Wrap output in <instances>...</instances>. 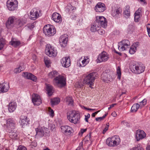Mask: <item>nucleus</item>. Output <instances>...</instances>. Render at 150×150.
Listing matches in <instances>:
<instances>
[{"label":"nucleus","instance_id":"f8f14e48","mask_svg":"<svg viewBox=\"0 0 150 150\" xmlns=\"http://www.w3.org/2000/svg\"><path fill=\"white\" fill-rule=\"evenodd\" d=\"M133 69L135 73L139 74L144 72L145 69L144 65L141 63H138L133 66Z\"/></svg>","mask_w":150,"mask_h":150},{"label":"nucleus","instance_id":"13d9d810","mask_svg":"<svg viewBox=\"0 0 150 150\" xmlns=\"http://www.w3.org/2000/svg\"><path fill=\"white\" fill-rule=\"evenodd\" d=\"M98 32L100 34L102 35L104 34L105 33V31L104 30H102V29H99V30H98Z\"/></svg>","mask_w":150,"mask_h":150},{"label":"nucleus","instance_id":"c85d7f7f","mask_svg":"<svg viewBox=\"0 0 150 150\" xmlns=\"http://www.w3.org/2000/svg\"><path fill=\"white\" fill-rule=\"evenodd\" d=\"M100 27L98 25L95 21L93 24L91 25L90 30L91 32H95L99 30Z\"/></svg>","mask_w":150,"mask_h":150},{"label":"nucleus","instance_id":"8fccbe9b","mask_svg":"<svg viewBox=\"0 0 150 150\" xmlns=\"http://www.w3.org/2000/svg\"><path fill=\"white\" fill-rule=\"evenodd\" d=\"M49 111L50 113V115L53 117L54 115V111L53 110L50 108H49Z\"/></svg>","mask_w":150,"mask_h":150},{"label":"nucleus","instance_id":"dca6fc26","mask_svg":"<svg viewBox=\"0 0 150 150\" xmlns=\"http://www.w3.org/2000/svg\"><path fill=\"white\" fill-rule=\"evenodd\" d=\"M32 101L35 105L38 106L42 103V101L40 96L37 94H33Z\"/></svg>","mask_w":150,"mask_h":150},{"label":"nucleus","instance_id":"39448f33","mask_svg":"<svg viewBox=\"0 0 150 150\" xmlns=\"http://www.w3.org/2000/svg\"><path fill=\"white\" fill-rule=\"evenodd\" d=\"M44 33L49 36H53L56 33L55 28L52 25H46L43 29Z\"/></svg>","mask_w":150,"mask_h":150},{"label":"nucleus","instance_id":"a19ab883","mask_svg":"<svg viewBox=\"0 0 150 150\" xmlns=\"http://www.w3.org/2000/svg\"><path fill=\"white\" fill-rule=\"evenodd\" d=\"M5 44V40L3 38H0V50L3 48Z\"/></svg>","mask_w":150,"mask_h":150},{"label":"nucleus","instance_id":"9b49d317","mask_svg":"<svg viewBox=\"0 0 150 150\" xmlns=\"http://www.w3.org/2000/svg\"><path fill=\"white\" fill-rule=\"evenodd\" d=\"M41 16V11L35 8L32 9L30 11V18L31 20H35Z\"/></svg>","mask_w":150,"mask_h":150},{"label":"nucleus","instance_id":"79ce46f5","mask_svg":"<svg viewBox=\"0 0 150 150\" xmlns=\"http://www.w3.org/2000/svg\"><path fill=\"white\" fill-rule=\"evenodd\" d=\"M117 74V78L120 80L121 77V69L120 67L118 66L117 67L116 69Z\"/></svg>","mask_w":150,"mask_h":150},{"label":"nucleus","instance_id":"c756f323","mask_svg":"<svg viewBox=\"0 0 150 150\" xmlns=\"http://www.w3.org/2000/svg\"><path fill=\"white\" fill-rule=\"evenodd\" d=\"M130 7L127 5L125 7L123 14L124 17L126 18H128L130 16Z\"/></svg>","mask_w":150,"mask_h":150},{"label":"nucleus","instance_id":"4468645a","mask_svg":"<svg viewBox=\"0 0 150 150\" xmlns=\"http://www.w3.org/2000/svg\"><path fill=\"white\" fill-rule=\"evenodd\" d=\"M68 41V36L67 34H64L61 35L60 37L59 41L61 46L65 47L67 45Z\"/></svg>","mask_w":150,"mask_h":150},{"label":"nucleus","instance_id":"37998d69","mask_svg":"<svg viewBox=\"0 0 150 150\" xmlns=\"http://www.w3.org/2000/svg\"><path fill=\"white\" fill-rule=\"evenodd\" d=\"M104 76H106V78H103V80L105 81H109L110 78V75L106 73H104Z\"/></svg>","mask_w":150,"mask_h":150},{"label":"nucleus","instance_id":"393cba45","mask_svg":"<svg viewBox=\"0 0 150 150\" xmlns=\"http://www.w3.org/2000/svg\"><path fill=\"white\" fill-rule=\"evenodd\" d=\"M14 16L10 17L6 23V27L8 29L11 28L13 25L14 21L15 19Z\"/></svg>","mask_w":150,"mask_h":150},{"label":"nucleus","instance_id":"ddd939ff","mask_svg":"<svg viewBox=\"0 0 150 150\" xmlns=\"http://www.w3.org/2000/svg\"><path fill=\"white\" fill-rule=\"evenodd\" d=\"M109 59V55L105 52H103L99 54L96 60L97 63H100L107 61Z\"/></svg>","mask_w":150,"mask_h":150},{"label":"nucleus","instance_id":"680f3d73","mask_svg":"<svg viewBox=\"0 0 150 150\" xmlns=\"http://www.w3.org/2000/svg\"><path fill=\"white\" fill-rule=\"evenodd\" d=\"M100 110L98 111L95 112L93 113H92L91 116L92 117H95L96 116V115L97 114L98 112H100Z\"/></svg>","mask_w":150,"mask_h":150},{"label":"nucleus","instance_id":"1a4fd4ad","mask_svg":"<svg viewBox=\"0 0 150 150\" xmlns=\"http://www.w3.org/2000/svg\"><path fill=\"white\" fill-rule=\"evenodd\" d=\"M95 22L100 28H105L107 25V21L104 17L98 16L96 17Z\"/></svg>","mask_w":150,"mask_h":150},{"label":"nucleus","instance_id":"49530a36","mask_svg":"<svg viewBox=\"0 0 150 150\" xmlns=\"http://www.w3.org/2000/svg\"><path fill=\"white\" fill-rule=\"evenodd\" d=\"M76 150H83V143L82 142L79 143V146L77 148Z\"/></svg>","mask_w":150,"mask_h":150},{"label":"nucleus","instance_id":"2eb2a0df","mask_svg":"<svg viewBox=\"0 0 150 150\" xmlns=\"http://www.w3.org/2000/svg\"><path fill=\"white\" fill-rule=\"evenodd\" d=\"M96 12H102L106 9L105 4L102 2H98L94 8Z\"/></svg>","mask_w":150,"mask_h":150},{"label":"nucleus","instance_id":"5701e85b","mask_svg":"<svg viewBox=\"0 0 150 150\" xmlns=\"http://www.w3.org/2000/svg\"><path fill=\"white\" fill-rule=\"evenodd\" d=\"M61 131L63 133L69 134L72 133V128L68 126H62L61 127Z\"/></svg>","mask_w":150,"mask_h":150},{"label":"nucleus","instance_id":"ea45409f","mask_svg":"<svg viewBox=\"0 0 150 150\" xmlns=\"http://www.w3.org/2000/svg\"><path fill=\"white\" fill-rule=\"evenodd\" d=\"M60 101V99L59 98H55L51 100V103L52 105H54L58 104Z\"/></svg>","mask_w":150,"mask_h":150},{"label":"nucleus","instance_id":"aec40b11","mask_svg":"<svg viewBox=\"0 0 150 150\" xmlns=\"http://www.w3.org/2000/svg\"><path fill=\"white\" fill-rule=\"evenodd\" d=\"M121 9L120 7L112 8L111 11V14L113 17H118L121 15Z\"/></svg>","mask_w":150,"mask_h":150},{"label":"nucleus","instance_id":"f257e3e1","mask_svg":"<svg viewBox=\"0 0 150 150\" xmlns=\"http://www.w3.org/2000/svg\"><path fill=\"white\" fill-rule=\"evenodd\" d=\"M67 118L70 122L76 124L79 122L80 115L75 111L71 110L67 112Z\"/></svg>","mask_w":150,"mask_h":150},{"label":"nucleus","instance_id":"6e6d98bb","mask_svg":"<svg viewBox=\"0 0 150 150\" xmlns=\"http://www.w3.org/2000/svg\"><path fill=\"white\" fill-rule=\"evenodd\" d=\"M90 134L88 135L85 137L84 139L86 141H88L90 140Z\"/></svg>","mask_w":150,"mask_h":150},{"label":"nucleus","instance_id":"4c0bfd02","mask_svg":"<svg viewBox=\"0 0 150 150\" xmlns=\"http://www.w3.org/2000/svg\"><path fill=\"white\" fill-rule=\"evenodd\" d=\"M139 107V104H134L131 108V111L132 112H135L137 111Z\"/></svg>","mask_w":150,"mask_h":150},{"label":"nucleus","instance_id":"412c9836","mask_svg":"<svg viewBox=\"0 0 150 150\" xmlns=\"http://www.w3.org/2000/svg\"><path fill=\"white\" fill-rule=\"evenodd\" d=\"M9 88V85L8 83H3L0 84V93L7 91Z\"/></svg>","mask_w":150,"mask_h":150},{"label":"nucleus","instance_id":"0eeeda50","mask_svg":"<svg viewBox=\"0 0 150 150\" xmlns=\"http://www.w3.org/2000/svg\"><path fill=\"white\" fill-rule=\"evenodd\" d=\"M36 132V136L37 137L41 138L43 136H49L50 135V131L46 130L45 132V129L42 127H38L35 129Z\"/></svg>","mask_w":150,"mask_h":150},{"label":"nucleus","instance_id":"7ed1b4c3","mask_svg":"<svg viewBox=\"0 0 150 150\" xmlns=\"http://www.w3.org/2000/svg\"><path fill=\"white\" fill-rule=\"evenodd\" d=\"M97 74L96 72L91 73L86 75L83 80V82L86 84L88 85L89 87H91L94 85V82L96 79Z\"/></svg>","mask_w":150,"mask_h":150},{"label":"nucleus","instance_id":"c9c22d12","mask_svg":"<svg viewBox=\"0 0 150 150\" xmlns=\"http://www.w3.org/2000/svg\"><path fill=\"white\" fill-rule=\"evenodd\" d=\"M112 137L111 138H108L106 141V144L109 146L111 147L115 146V145L114 144V142L112 140Z\"/></svg>","mask_w":150,"mask_h":150},{"label":"nucleus","instance_id":"423d86ee","mask_svg":"<svg viewBox=\"0 0 150 150\" xmlns=\"http://www.w3.org/2000/svg\"><path fill=\"white\" fill-rule=\"evenodd\" d=\"M45 53L50 57H55L57 54V50L50 44H47L46 46Z\"/></svg>","mask_w":150,"mask_h":150},{"label":"nucleus","instance_id":"4d7b16f0","mask_svg":"<svg viewBox=\"0 0 150 150\" xmlns=\"http://www.w3.org/2000/svg\"><path fill=\"white\" fill-rule=\"evenodd\" d=\"M140 16H134V20L136 22H138L139 21V19Z\"/></svg>","mask_w":150,"mask_h":150},{"label":"nucleus","instance_id":"338daca9","mask_svg":"<svg viewBox=\"0 0 150 150\" xmlns=\"http://www.w3.org/2000/svg\"><path fill=\"white\" fill-rule=\"evenodd\" d=\"M112 115L114 117H115L117 115L115 112H113L112 113Z\"/></svg>","mask_w":150,"mask_h":150},{"label":"nucleus","instance_id":"5fc2aeb1","mask_svg":"<svg viewBox=\"0 0 150 150\" xmlns=\"http://www.w3.org/2000/svg\"><path fill=\"white\" fill-rule=\"evenodd\" d=\"M90 115L89 113H88L86 115H85V120L86 122H88V119L90 118Z\"/></svg>","mask_w":150,"mask_h":150},{"label":"nucleus","instance_id":"473e14b6","mask_svg":"<svg viewBox=\"0 0 150 150\" xmlns=\"http://www.w3.org/2000/svg\"><path fill=\"white\" fill-rule=\"evenodd\" d=\"M9 135L10 137L13 139H17L18 138V132L16 131L15 130L13 132L11 131V132H9Z\"/></svg>","mask_w":150,"mask_h":150},{"label":"nucleus","instance_id":"c03bdc74","mask_svg":"<svg viewBox=\"0 0 150 150\" xmlns=\"http://www.w3.org/2000/svg\"><path fill=\"white\" fill-rule=\"evenodd\" d=\"M44 61L46 66L48 67L49 66L50 63V59L47 57H45L44 59Z\"/></svg>","mask_w":150,"mask_h":150},{"label":"nucleus","instance_id":"2f4dec72","mask_svg":"<svg viewBox=\"0 0 150 150\" xmlns=\"http://www.w3.org/2000/svg\"><path fill=\"white\" fill-rule=\"evenodd\" d=\"M112 141H114L113 144L115 145V146L118 145L120 142V137L118 135H115L112 136Z\"/></svg>","mask_w":150,"mask_h":150},{"label":"nucleus","instance_id":"0e129e2a","mask_svg":"<svg viewBox=\"0 0 150 150\" xmlns=\"http://www.w3.org/2000/svg\"><path fill=\"white\" fill-rule=\"evenodd\" d=\"M87 130L86 129H81L80 130V132L82 134H83L84 132H86Z\"/></svg>","mask_w":150,"mask_h":150},{"label":"nucleus","instance_id":"f3484780","mask_svg":"<svg viewBox=\"0 0 150 150\" xmlns=\"http://www.w3.org/2000/svg\"><path fill=\"white\" fill-rule=\"evenodd\" d=\"M146 134L143 130L138 129L136 132L135 137L137 141L142 139L146 136Z\"/></svg>","mask_w":150,"mask_h":150},{"label":"nucleus","instance_id":"864d4df0","mask_svg":"<svg viewBox=\"0 0 150 150\" xmlns=\"http://www.w3.org/2000/svg\"><path fill=\"white\" fill-rule=\"evenodd\" d=\"M26 148L23 146H20L18 148L17 150H26Z\"/></svg>","mask_w":150,"mask_h":150},{"label":"nucleus","instance_id":"f03ea898","mask_svg":"<svg viewBox=\"0 0 150 150\" xmlns=\"http://www.w3.org/2000/svg\"><path fill=\"white\" fill-rule=\"evenodd\" d=\"M53 82L54 85L62 88L66 85V79L63 76L59 75L54 78Z\"/></svg>","mask_w":150,"mask_h":150},{"label":"nucleus","instance_id":"e433bc0d","mask_svg":"<svg viewBox=\"0 0 150 150\" xmlns=\"http://www.w3.org/2000/svg\"><path fill=\"white\" fill-rule=\"evenodd\" d=\"M74 7L71 5L69 4L67 5L66 6L65 11L66 13L70 14L71 11L74 9Z\"/></svg>","mask_w":150,"mask_h":150},{"label":"nucleus","instance_id":"cd10ccee","mask_svg":"<svg viewBox=\"0 0 150 150\" xmlns=\"http://www.w3.org/2000/svg\"><path fill=\"white\" fill-rule=\"evenodd\" d=\"M90 61L89 58L88 56H85L84 57V59L81 61L82 63L81 64L79 63V65L78 66L80 67H85L88 64Z\"/></svg>","mask_w":150,"mask_h":150},{"label":"nucleus","instance_id":"20e7f679","mask_svg":"<svg viewBox=\"0 0 150 150\" xmlns=\"http://www.w3.org/2000/svg\"><path fill=\"white\" fill-rule=\"evenodd\" d=\"M5 123L4 125V127L5 129L10 130L14 129L16 124V122L13 118H9L5 120Z\"/></svg>","mask_w":150,"mask_h":150},{"label":"nucleus","instance_id":"bb28decb","mask_svg":"<svg viewBox=\"0 0 150 150\" xmlns=\"http://www.w3.org/2000/svg\"><path fill=\"white\" fill-rule=\"evenodd\" d=\"M16 107V103L14 102H10L8 105V109L10 112H13L15 110Z\"/></svg>","mask_w":150,"mask_h":150},{"label":"nucleus","instance_id":"69168bd1","mask_svg":"<svg viewBox=\"0 0 150 150\" xmlns=\"http://www.w3.org/2000/svg\"><path fill=\"white\" fill-rule=\"evenodd\" d=\"M84 108L86 110H96L95 109H91L90 108H87L86 107H84Z\"/></svg>","mask_w":150,"mask_h":150},{"label":"nucleus","instance_id":"f704fd0d","mask_svg":"<svg viewBox=\"0 0 150 150\" xmlns=\"http://www.w3.org/2000/svg\"><path fill=\"white\" fill-rule=\"evenodd\" d=\"M64 100L66 103L69 105H73L74 100L71 96H67L65 99Z\"/></svg>","mask_w":150,"mask_h":150},{"label":"nucleus","instance_id":"bf43d9fd","mask_svg":"<svg viewBox=\"0 0 150 150\" xmlns=\"http://www.w3.org/2000/svg\"><path fill=\"white\" fill-rule=\"evenodd\" d=\"M104 119L103 118V117H97L96 118V121H98L99 120L101 121Z\"/></svg>","mask_w":150,"mask_h":150},{"label":"nucleus","instance_id":"72a5a7b5","mask_svg":"<svg viewBox=\"0 0 150 150\" xmlns=\"http://www.w3.org/2000/svg\"><path fill=\"white\" fill-rule=\"evenodd\" d=\"M53 88L52 86L50 84L46 85V90L47 93L49 96H51L53 93Z\"/></svg>","mask_w":150,"mask_h":150},{"label":"nucleus","instance_id":"6ab92c4d","mask_svg":"<svg viewBox=\"0 0 150 150\" xmlns=\"http://www.w3.org/2000/svg\"><path fill=\"white\" fill-rule=\"evenodd\" d=\"M63 67L67 68L70 65V60L69 57H63L60 60Z\"/></svg>","mask_w":150,"mask_h":150},{"label":"nucleus","instance_id":"9d476101","mask_svg":"<svg viewBox=\"0 0 150 150\" xmlns=\"http://www.w3.org/2000/svg\"><path fill=\"white\" fill-rule=\"evenodd\" d=\"M18 2L16 0H8L6 2V6L8 9L11 11L17 9Z\"/></svg>","mask_w":150,"mask_h":150},{"label":"nucleus","instance_id":"a878e982","mask_svg":"<svg viewBox=\"0 0 150 150\" xmlns=\"http://www.w3.org/2000/svg\"><path fill=\"white\" fill-rule=\"evenodd\" d=\"M10 43L15 47H17L21 44V42L19 40L14 38L11 39Z\"/></svg>","mask_w":150,"mask_h":150},{"label":"nucleus","instance_id":"e2e57ef3","mask_svg":"<svg viewBox=\"0 0 150 150\" xmlns=\"http://www.w3.org/2000/svg\"><path fill=\"white\" fill-rule=\"evenodd\" d=\"M117 105V104L116 103H114V104H111V105H110V107H109L108 108V109L109 110H110L112 108L114 107V106L115 105Z\"/></svg>","mask_w":150,"mask_h":150},{"label":"nucleus","instance_id":"09e8293b","mask_svg":"<svg viewBox=\"0 0 150 150\" xmlns=\"http://www.w3.org/2000/svg\"><path fill=\"white\" fill-rule=\"evenodd\" d=\"M132 150H143V149L141 147L140 145H137V147H134L132 149Z\"/></svg>","mask_w":150,"mask_h":150},{"label":"nucleus","instance_id":"774afa93","mask_svg":"<svg viewBox=\"0 0 150 150\" xmlns=\"http://www.w3.org/2000/svg\"><path fill=\"white\" fill-rule=\"evenodd\" d=\"M147 30H150V24H148V26L146 27Z\"/></svg>","mask_w":150,"mask_h":150},{"label":"nucleus","instance_id":"603ef678","mask_svg":"<svg viewBox=\"0 0 150 150\" xmlns=\"http://www.w3.org/2000/svg\"><path fill=\"white\" fill-rule=\"evenodd\" d=\"M109 126V123H107L106 124V126L103 131V133H105V132L108 130Z\"/></svg>","mask_w":150,"mask_h":150},{"label":"nucleus","instance_id":"4be33fe9","mask_svg":"<svg viewBox=\"0 0 150 150\" xmlns=\"http://www.w3.org/2000/svg\"><path fill=\"white\" fill-rule=\"evenodd\" d=\"M22 75L25 78L30 79L33 81H36L37 79V78L36 76L30 73H23Z\"/></svg>","mask_w":150,"mask_h":150},{"label":"nucleus","instance_id":"b1692460","mask_svg":"<svg viewBox=\"0 0 150 150\" xmlns=\"http://www.w3.org/2000/svg\"><path fill=\"white\" fill-rule=\"evenodd\" d=\"M52 19L56 23H60L62 21V18L61 15L59 13L55 12L53 13L52 15Z\"/></svg>","mask_w":150,"mask_h":150},{"label":"nucleus","instance_id":"a18cd8bd","mask_svg":"<svg viewBox=\"0 0 150 150\" xmlns=\"http://www.w3.org/2000/svg\"><path fill=\"white\" fill-rule=\"evenodd\" d=\"M23 69H22L21 66H19L18 68L15 69L14 72L16 73H18L22 71L23 70Z\"/></svg>","mask_w":150,"mask_h":150},{"label":"nucleus","instance_id":"052dcab7","mask_svg":"<svg viewBox=\"0 0 150 150\" xmlns=\"http://www.w3.org/2000/svg\"><path fill=\"white\" fill-rule=\"evenodd\" d=\"M139 11V8L135 12V13L134 14V16L135 15H138V16H139L140 12Z\"/></svg>","mask_w":150,"mask_h":150},{"label":"nucleus","instance_id":"7c9ffc66","mask_svg":"<svg viewBox=\"0 0 150 150\" xmlns=\"http://www.w3.org/2000/svg\"><path fill=\"white\" fill-rule=\"evenodd\" d=\"M139 45V42H136L131 46L129 50V52L131 54H133L136 52V48Z\"/></svg>","mask_w":150,"mask_h":150},{"label":"nucleus","instance_id":"a211bd4d","mask_svg":"<svg viewBox=\"0 0 150 150\" xmlns=\"http://www.w3.org/2000/svg\"><path fill=\"white\" fill-rule=\"evenodd\" d=\"M20 124L22 127L27 126L29 124V119L27 116L21 115L20 117Z\"/></svg>","mask_w":150,"mask_h":150},{"label":"nucleus","instance_id":"58836bf2","mask_svg":"<svg viewBox=\"0 0 150 150\" xmlns=\"http://www.w3.org/2000/svg\"><path fill=\"white\" fill-rule=\"evenodd\" d=\"M58 75V73L56 71H52L50 72L48 74L49 77L50 78H52L54 77H56Z\"/></svg>","mask_w":150,"mask_h":150},{"label":"nucleus","instance_id":"6e6552de","mask_svg":"<svg viewBox=\"0 0 150 150\" xmlns=\"http://www.w3.org/2000/svg\"><path fill=\"white\" fill-rule=\"evenodd\" d=\"M130 45V42L129 40H124L118 43V48L120 51H123L129 48Z\"/></svg>","mask_w":150,"mask_h":150},{"label":"nucleus","instance_id":"de8ad7c7","mask_svg":"<svg viewBox=\"0 0 150 150\" xmlns=\"http://www.w3.org/2000/svg\"><path fill=\"white\" fill-rule=\"evenodd\" d=\"M35 23H34L28 24L27 27L30 30L32 29L35 27Z\"/></svg>","mask_w":150,"mask_h":150},{"label":"nucleus","instance_id":"3c124183","mask_svg":"<svg viewBox=\"0 0 150 150\" xmlns=\"http://www.w3.org/2000/svg\"><path fill=\"white\" fill-rule=\"evenodd\" d=\"M147 100L146 99H144L141 102H140V105L142 106H144L146 105V103Z\"/></svg>","mask_w":150,"mask_h":150}]
</instances>
